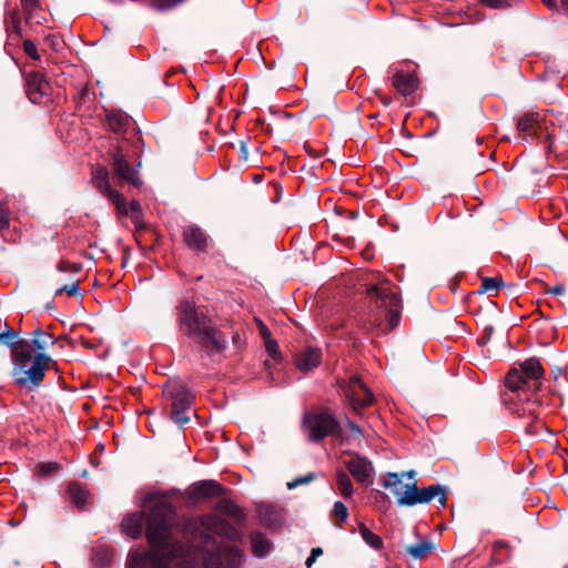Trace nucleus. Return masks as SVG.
<instances>
[{
    "mask_svg": "<svg viewBox=\"0 0 568 568\" xmlns=\"http://www.w3.org/2000/svg\"><path fill=\"white\" fill-rule=\"evenodd\" d=\"M174 508L164 499H158L146 520V538L152 551L133 550L126 568H195L201 557L203 568H240L241 551L226 546L219 538L234 539L236 529L216 515L185 518L182 531L189 547L173 538Z\"/></svg>",
    "mask_w": 568,
    "mask_h": 568,
    "instance_id": "nucleus-1",
    "label": "nucleus"
},
{
    "mask_svg": "<svg viewBox=\"0 0 568 568\" xmlns=\"http://www.w3.org/2000/svg\"><path fill=\"white\" fill-rule=\"evenodd\" d=\"M544 368L537 357H528L520 363L519 367L511 368L506 378L505 385L508 389L506 394L508 400L517 398L519 402H530V394L541 386L544 379ZM534 404H528V407L521 406L514 408L515 413L520 418H536L534 414Z\"/></svg>",
    "mask_w": 568,
    "mask_h": 568,
    "instance_id": "nucleus-2",
    "label": "nucleus"
},
{
    "mask_svg": "<svg viewBox=\"0 0 568 568\" xmlns=\"http://www.w3.org/2000/svg\"><path fill=\"white\" fill-rule=\"evenodd\" d=\"M385 488L397 496L398 506L413 507L419 504H428L434 499L438 500L439 507L446 506V489L440 484L427 486L418 489L416 481L403 483V475L398 473H387V478L383 481Z\"/></svg>",
    "mask_w": 568,
    "mask_h": 568,
    "instance_id": "nucleus-3",
    "label": "nucleus"
},
{
    "mask_svg": "<svg viewBox=\"0 0 568 568\" xmlns=\"http://www.w3.org/2000/svg\"><path fill=\"white\" fill-rule=\"evenodd\" d=\"M372 304L376 308L373 325L378 326L382 333L397 327L400 320V300L398 294L387 284L372 285L367 288Z\"/></svg>",
    "mask_w": 568,
    "mask_h": 568,
    "instance_id": "nucleus-4",
    "label": "nucleus"
},
{
    "mask_svg": "<svg viewBox=\"0 0 568 568\" xmlns=\"http://www.w3.org/2000/svg\"><path fill=\"white\" fill-rule=\"evenodd\" d=\"M51 357H12V376L17 385L29 392L40 386Z\"/></svg>",
    "mask_w": 568,
    "mask_h": 568,
    "instance_id": "nucleus-5",
    "label": "nucleus"
},
{
    "mask_svg": "<svg viewBox=\"0 0 568 568\" xmlns=\"http://www.w3.org/2000/svg\"><path fill=\"white\" fill-rule=\"evenodd\" d=\"M212 321L204 313L197 312L195 306L184 301L179 306V324L183 335L200 339Z\"/></svg>",
    "mask_w": 568,
    "mask_h": 568,
    "instance_id": "nucleus-6",
    "label": "nucleus"
},
{
    "mask_svg": "<svg viewBox=\"0 0 568 568\" xmlns=\"http://www.w3.org/2000/svg\"><path fill=\"white\" fill-rule=\"evenodd\" d=\"M338 426V422L328 412L306 413L303 417V427L312 442H320L328 435H334Z\"/></svg>",
    "mask_w": 568,
    "mask_h": 568,
    "instance_id": "nucleus-7",
    "label": "nucleus"
},
{
    "mask_svg": "<svg viewBox=\"0 0 568 568\" xmlns=\"http://www.w3.org/2000/svg\"><path fill=\"white\" fill-rule=\"evenodd\" d=\"M92 182L94 186L115 205L119 214H126V201L119 191L111 187L109 172L105 168L99 166L93 171Z\"/></svg>",
    "mask_w": 568,
    "mask_h": 568,
    "instance_id": "nucleus-8",
    "label": "nucleus"
},
{
    "mask_svg": "<svg viewBox=\"0 0 568 568\" xmlns=\"http://www.w3.org/2000/svg\"><path fill=\"white\" fill-rule=\"evenodd\" d=\"M345 395L355 412H359L362 408L371 406L374 403L373 393L358 375L351 377Z\"/></svg>",
    "mask_w": 568,
    "mask_h": 568,
    "instance_id": "nucleus-9",
    "label": "nucleus"
},
{
    "mask_svg": "<svg viewBox=\"0 0 568 568\" xmlns=\"http://www.w3.org/2000/svg\"><path fill=\"white\" fill-rule=\"evenodd\" d=\"M112 168L115 175L134 186H140L142 184L141 179L139 178L138 171L133 169L128 162L125 155L123 154L121 149H115L112 152Z\"/></svg>",
    "mask_w": 568,
    "mask_h": 568,
    "instance_id": "nucleus-10",
    "label": "nucleus"
},
{
    "mask_svg": "<svg viewBox=\"0 0 568 568\" xmlns=\"http://www.w3.org/2000/svg\"><path fill=\"white\" fill-rule=\"evenodd\" d=\"M0 346L6 347L10 355H30L28 339L10 327L7 323L4 328L0 331Z\"/></svg>",
    "mask_w": 568,
    "mask_h": 568,
    "instance_id": "nucleus-11",
    "label": "nucleus"
},
{
    "mask_svg": "<svg viewBox=\"0 0 568 568\" xmlns=\"http://www.w3.org/2000/svg\"><path fill=\"white\" fill-rule=\"evenodd\" d=\"M224 487L216 480H200L190 487L189 496L192 500L199 501L223 495Z\"/></svg>",
    "mask_w": 568,
    "mask_h": 568,
    "instance_id": "nucleus-12",
    "label": "nucleus"
},
{
    "mask_svg": "<svg viewBox=\"0 0 568 568\" xmlns=\"http://www.w3.org/2000/svg\"><path fill=\"white\" fill-rule=\"evenodd\" d=\"M541 114L527 112L517 122V130L524 141H532L541 128Z\"/></svg>",
    "mask_w": 568,
    "mask_h": 568,
    "instance_id": "nucleus-13",
    "label": "nucleus"
},
{
    "mask_svg": "<svg viewBox=\"0 0 568 568\" xmlns=\"http://www.w3.org/2000/svg\"><path fill=\"white\" fill-rule=\"evenodd\" d=\"M29 344L28 353L32 355H45V352L53 347L58 339L50 333L44 332L40 328L34 329L31 333V337L27 338Z\"/></svg>",
    "mask_w": 568,
    "mask_h": 568,
    "instance_id": "nucleus-14",
    "label": "nucleus"
},
{
    "mask_svg": "<svg viewBox=\"0 0 568 568\" xmlns=\"http://www.w3.org/2000/svg\"><path fill=\"white\" fill-rule=\"evenodd\" d=\"M346 467L352 476L361 484H372L373 466L366 458L355 456L346 463Z\"/></svg>",
    "mask_w": 568,
    "mask_h": 568,
    "instance_id": "nucleus-15",
    "label": "nucleus"
},
{
    "mask_svg": "<svg viewBox=\"0 0 568 568\" xmlns=\"http://www.w3.org/2000/svg\"><path fill=\"white\" fill-rule=\"evenodd\" d=\"M166 394L171 399L172 407L191 408L193 395L183 383L175 382L168 386Z\"/></svg>",
    "mask_w": 568,
    "mask_h": 568,
    "instance_id": "nucleus-16",
    "label": "nucleus"
},
{
    "mask_svg": "<svg viewBox=\"0 0 568 568\" xmlns=\"http://www.w3.org/2000/svg\"><path fill=\"white\" fill-rule=\"evenodd\" d=\"M183 239L186 245L200 252H205L209 247L206 234L196 225H190L183 231Z\"/></svg>",
    "mask_w": 568,
    "mask_h": 568,
    "instance_id": "nucleus-17",
    "label": "nucleus"
},
{
    "mask_svg": "<svg viewBox=\"0 0 568 568\" xmlns=\"http://www.w3.org/2000/svg\"><path fill=\"white\" fill-rule=\"evenodd\" d=\"M201 344L205 346H211L215 352H223L226 348V338L224 334L212 325V322L209 324L207 328L204 331L203 335L199 339Z\"/></svg>",
    "mask_w": 568,
    "mask_h": 568,
    "instance_id": "nucleus-18",
    "label": "nucleus"
},
{
    "mask_svg": "<svg viewBox=\"0 0 568 568\" xmlns=\"http://www.w3.org/2000/svg\"><path fill=\"white\" fill-rule=\"evenodd\" d=\"M392 84L403 95H409L417 89L418 78L415 73L396 72Z\"/></svg>",
    "mask_w": 568,
    "mask_h": 568,
    "instance_id": "nucleus-19",
    "label": "nucleus"
},
{
    "mask_svg": "<svg viewBox=\"0 0 568 568\" xmlns=\"http://www.w3.org/2000/svg\"><path fill=\"white\" fill-rule=\"evenodd\" d=\"M131 120L128 114L120 111L110 112L104 121L108 130L114 133H124L130 126Z\"/></svg>",
    "mask_w": 568,
    "mask_h": 568,
    "instance_id": "nucleus-20",
    "label": "nucleus"
},
{
    "mask_svg": "<svg viewBox=\"0 0 568 568\" xmlns=\"http://www.w3.org/2000/svg\"><path fill=\"white\" fill-rule=\"evenodd\" d=\"M143 513L128 515L122 521V530L131 538H138L142 534Z\"/></svg>",
    "mask_w": 568,
    "mask_h": 568,
    "instance_id": "nucleus-21",
    "label": "nucleus"
},
{
    "mask_svg": "<svg viewBox=\"0 0 568 568\" xmlns=\"http://www.w3.org/2000/svg\"><path fill=\"white\" fill-rule=\"evenodd\" d=\"M254 322L256 324L258 334L264 343L266 352L268 353V355H276L278 351V345L277 342L272 337L271 331L262 320L255 317Z\"/></svg>",
    "mask_w": 568,
    "mask_h": 568,
    "instance_id": "nucleus-22",
    "label": "nucleus"
},
{
    "mask_svg": "<svg viewBox=\"0 0 568 568\" xmlns=\"http://www.w3.org/2000/svg\"><path fill=\"white\" fill-rule=\"evenodd\" d=\"M257 514L261 521L270 527L276 526L281 520L278 511L272 504H260L257 506Z\"/></svg>",
    "mask_w": 568,
    "mask_h": 568,
    "instance_id": "nucleus-23",
    "label": "nucleus"
},
{
    "mask_svg": "<svg viewBox=\"0 0 568 568\" xmlns=\"http://www.w3.org/2000/svg\"><path fill=\"white\" fill-rule=\"evenodd\" d=\"M68 494L72 503L79 508H83L88 504L89 491L80 483H71L68 487Z\"/></svg>",
    "mask_w": 568,
    "mask_h": 568,
    "instance_id": "nucleus-24",
    "label": "nucleus"
},
{
    "mask_svg": "<svg viewBox=\"0 0 568 568\" xmlns=\"http://www.w3.org/2000/svg\"><path fill=\"white\" fill-rule=\"evenodd\" d=\"M216 509L225 514L232 518H234L237 521H242L245 519V514L243 510L231 499L222 498L216 504Z\"/></svg>",
    "mask_w": 568,
    "mask_h": 568,
    "instance_id": "nucleus-25",
    "label": "nucleus"
},
{
    "mask_svg": "<svg viewBox=\"0 0 568 568\" xmlns=\"http://www.w3.org/2000/svg\"><path fill=\"white\" fill-rule=\"evenodd\" d=\"M251 548L256 557H265L270 551V542L262 532H253L250 537Z\"/></svg>",
    "mask_w": 568,
    "mask_h": 568,
    "instance_id": "nucleus-26",
    "label": "nucleus"
},
{
    "mask_svg": "<svg viewBox=\"0 0 568 568\" xmlns=\"http://www.w3.org/2000/svg\"><path fill=\"white\" fill-rule=\"evenodd\" d=\"M433 548V544L428 539H423L415 545L407 546L406 551L414 559H423Z\"/></svg>",
    "mask_w": 568,
    "mask_h": 568,
    "instance_id": "nucleus-27",
    "label": "nucleus"
},
{
    "mask_svg": "<svg viewBox=\"0 0 568 568\" xmlns=\"http://www.w3.org/2000/svg\"><path fill=\"white\" fill-rule=\"evenodd\" d=\"M336 484L341 495L345 499H349L353 495V484L348 475L343 470L336 471Z\"/></svg>",
    "mask_w": 568,
    "mask_h": 568,
    "instance_id": "nucleus-28",
    "label": "nucleus"
},
{
    "mask_svg": "<svg viewBox=\"0 0 568 568\" xmlns=\"http://www.w3.org/2000/svg\"><path fill=\"white\" fill-rule=\"evenodd\" d=\"M358 532L369 547L374 549H379L383 547L382 538L374 534L369 528H367L365 524L361 523L358 525Z\"/></svg>",
    "mask_w": 568,
    "mask_h": 568,
    "instance_id": "nucleus-29",
    "label": "nucleus"
},
{
    "mask_svg": "<svg viewBox=\"0 0 568 568\" xmlns=\"http://www.w3.org/2000/svg\"><path fill=\"white\" fill-rule=\"evenodd\" d=\"M113 558V550L108 547H97L92 555V560L98 566H105L108 565Z\"/></svg>",
    "mask_w": 568,
    "mask_h": 568,
    "instance_id": "nucleus-30",
    "label": "nucleus"
},
{
    "mask_svg": "<svg viewBox=\"0 0 568 568\" xmlns=\"http://www.w3.org/2000/svg\"><path fill=\"white\" fill-rule=\"evenodd\" d=\"M320 358L321 357H295V366L301 372L307 373L320 365Z\"/></svg>",
    "mask_w": 568,
    "mask_h": 568,
    "instance_id": "nucleus-31",
    "label": "nucleus"
},
{
    "mask_svg": "<svg viewBox=\"0 0 568 568\" xmlns=\"http://www.w3.org/2000/svg\"><path fill=\"white\" fill-rule=\"evenodd\" d=\"M129 211L131 212V220H132L133 224L136 227H142L143 226L142 207H141L140 202L135 201V200H132L130 202L129 207L126 206V214L125 215L129 214Z\"/></svg>",
    "mask_w": 568,
    "mask_h": 568,
    "instance_id": "nucleus-32",
    "label": "nucleus"
},
{
    "mask_svg": "<svg viewBox=\"0 0 568 568\" xmlns=\"http://www.w3.org/2000/svg\"><path fill=\"white\" fill-rule=\"evenodd\" d=\"M503 284L501 277H485L481 280L480 293L497 291Z\"/></svg>",
    "mask_w": 568,
    "mask_h": 568,
    "instance_id": "nucleus-33",
    "label": "nucleus"
},
{
    "mask_svg": "<svg viewBox=\"0 0 568 568\" xmlns=\"http://www.w3.org/2000/svg\"><path fill=\"white\" fill-rule=\"evenodd\" d=\"M191 408H176V407H172V410H171V419L180 425V426H184L189 420H190V417H189V412H190Z\"/></svg>",
    "mask_w": 568,
    "mask_h": 568,
    "instance_id": "nucleus-34",
    "label": "nucleus"
},
{
    "mask_svg": "<svg viewBox=\"0 0 568 568\" xmlns=\"http://www.w3.org/2000/svg\"><path fill=\"white\" fill-rule=\"evenodd\" d=\"M24 12L26 23H32L34 18V11L38 7V0H20Z\"/></svg>",
    "mask_w": 568,
    "mask_h": 568,
    "instance_id": "nucleus-35",
    "label": "nucleus"
},
{
    "mask_svg": "<svg viewBox=\"0 0 568 568\" xmlns=\"http://www.w3.org/2000/svg\"><path fill=\"white\" fill-rule=\"evenodd\" d=\"M10 226L9 207L7 202L0 201V231H4Z\"/></svg>",
    "mask_w": 568,
    "mask_h": 568,
    "instance_id": "nucleus-36",
    "label": "nucleus"
},
{
    "mask_svg": "<svg viewBox=\"0 0 568 568\" xmlns=\"http://www.w3.org/2000/svg\"><path fill=\"white\" fill-rule=\"evenodd\" d=\"M59 469V464L57 463H41L37 465V470L41 476H49L55 473Z\"/></svg>",
    "mask_w": 568,
    "mask_h": 568,
    "instance_id": "nucleus-37",
    "label": "nucleus"
},
{
    "mask_svg": "<svg viewBox=\"0 0 568 568\" xmlns=\"http://www.w3.org/2000/svg\"><path fill=\"white\" fill-rule=\"evenodd\" d=\"M68 293V295L70 296H74V295H78L80 293V286H79V283L78 282H73L71 284H67V285H63L61 287H59L57 291H55V295H61L62 293Z\"/></svg>",
    "mask_w": 568,
    "mask_h": 568,
    "instance_id": "nucleus-38",
    "label": "nucleus"
},
{
    "mask_svg": "<svg viewBox=\"0 0 568 568\" xmlns=\"http://www.w3.org/2000/svg\"><path fill=\"white\" fill-rule=\"evenodd\" d=\"M23 50L29 58H31L33 60H40V54L38 53L37 45L33 41L24 40L23 41Z\"/></svg>",
    "mask_w": 568,
    "mask_h": 568,
    "instance_id": "nucleus-39",
    "label": "nucleus"
},
{
    "mask_svg": "<svg viewBox=\"0 0 568 568\" xmlns=\"http://www.w3.org/2000/svg\"><path fill=\"white\" fill-rule=\"evenodd\" d=\"M57 270L62 273H65V272L78 273L81 271V265L77 264V263H70L67 261H60L57 265Z\"/></svg>",
    "mask_w": 568,
    "mask_h": 568,
    "instance_id": "nucleus-40",
    "label": "nucleus"
},
{
    "mask_svg": "<svg viewBox=\"0 0 568 568\" xmlns=\"http://www.w3.org/2000/svg\"><path fill=\"white\" fill-rule=\"evenodd\" d=\"M333 513L341 521H346L348 517L347 507L342 501L334 503Z\"/></svg>",
    "mask_w": 568,
    "mask_h": 568,
    "instance_id": "nucleus-41",
    "label": "nucleus"
},
{
    "mask_svg": "<svg viewBox=\"0 0 568 568\" xmlns=\"http://www.w3.org/2000/svg\"><path fill=\"white\" fill-rule=\"evenodd\" d=\"M315 478V475L313 473H310L305 476H302V477H298L292 481H288L287 483V488L288 489H294L296 488L297 486L300 485H305V484H308L311 483L313 479Z\"/></svg>",
    "mask_w": 568,
    "mask_h": 568,
    "instance_id": "nucleus-42",
    "label": "nucleus"
},
{
    "mask_svg": "<svg viewBox=\"0 0 568 568\" xmlns=\"http://www.w3.org/2000/svg\"><path fill=\"white\" fill-rule=\"evenodd\" d=\"M484 4L493 9H501L510 6V0H480Z\"/></svg>",
    "mask_w": 568,
    "mask_h": 568,
    "instance_id": "nucleus-43",
    "label": "nucleus"
},
{
    "mask_svg": "<svg viewBox=\"0 0 568 568\" xmlns=\"http://www.w3.org/2000/svg\"><path fill=\"white\" fill-rule=\"evenodd\" d=\"M36 84L38 85V90L43 93L47 82L43 79V77L39 73L33 74L32 79L29 82L30 87L36 85Z\"/></svg>",
    "mask_w": 568,
    "mask_h": 568,
    "instance_id": "nucleus-44",
    "label": "nucleus"
},
{
    "mask_svg": "<svg viewBox=\"0 0 568 568\" xmlns=\"http://www.w3.org/2000/svg\"><path fill=\"white\" fill-rule=\"evenodd\" d=\"M323 554L322 548L315 547L311 550V555L307 557L305 561L306 568H311L316 559Z\"/></svg>",
    "mask_w": 568,
    "mask_h": 568,
    "instance_id": "nucleus-45",
    "label": "nucleus"
},
{
    "mask_svg": "<svg viewBox=\"0 0 568 568\" xmlns=\"http://www.w3.org/2000/svg\"><path fill=\"white\" fill-rule=\"evenodd\" d=\"M16 21L21 22V19L19 11L13 9L6 19L7 29L9 30V24H13Z\"/></svg>",
    "mask_w": 568,
    "mask_h": 568,
    "instance_id": "nucleus-46",
    "label": "nucleus"
},
{
    "mask_svg": "<svg viewBox=\"0 0 568 568\" xmlns=\"http://www.w3.org/2000/svg\"><path fill=\"white\" fill-rule=\"evenodd\" d=\"M566 288L562 284H557L550 288H548V293L552 295H562Z\"/></svg>",
    "mask_w": 568,
    "mask_h": 568,
    "instance_id": "nucleus-47",
    "label": "nucleus"
},
{
    "mask_svg": "<svg viewBox=\"0 0 568 568\" xmlns=\"http://www.w3.org/2000/svg\"><path fill=\"white\" fill-rule=\"evenodd\" d=\"M347 426H348V428H349V430L352 432L353 435H356V436H361L362 435V429L359 428V426L356 425L351 419H347Z\"/></svg>",
    "mask_w": 568,
    "mask_h": 568,
    "instance_id": "nucleus-48",
    "label": "nucleus"
},
{
    "mask_svg": "<svg viewBox=\"0 0 568 568\" xmlns=\"http://www.w3.org/2000/svg\"><path fill=\"white\" fill-rule=\"evenodd\" d=\"M280 359H282V357H276V356H273V357H270V358H266L264 361V366L270 369L273 365H276L280 363Z\"/></svg>",
    "mask_w": 568,
    "mask_h": 568,
    "instance_id": "nucleus-49",
    "label": "nucleus"
},
{
    "mask_svg": "<svg viewBox=\"0 0 568 568\" xmlns=\"http://www.w3.org/2000/svg\"><path fill=\"white\" fill-rule=\"evenodd\" d=\"M232 339H233V343L236 347L237 351H241L242 349V339H241V334L239 332H235L232 336Z\"/></svg>",
    "mask_w": 568,
    "mask_h": 568,
    "instance_id": "nucleus-50",
    "label": "nucleus"
},
{
    "mask_svg": "<svg viewBox=\"0 0 568 568\" xmlns=\"http://www.w3.org/2000/svg\"><path fill=\"white\" fill-rule=\"evenodd\" d=\"M44 20H45V19H44V17L40 16L39 10L37 9V10L34 11V18H33V21H32V23H29V24H30V26H33V24L40 26V24H42V23H43V21H44Z\"/></svg>",
    "mask_w": 568,
    "mask_h": 568,
    "instance_id": "nucleus-51",
    "label": "nucleus"
},
{
    "mask_svg": "<svg viewBox=\"0 0 568 568\" xmlns=\"http://www.w3.org/2000/svg\"><path fill=\"white\" fill-rule=\"evenodd\" d=\"M9 29H12V31L20 38L22 36V28L21 22H14L13 24H9Z\"/></svg>",
    "mask_w": 568,
    "mask_h": 568,
    "instance_id": "nucleus-52",
    "label": "nucleus"
},
{
    "mask_svg": "<svg viewBox=\"0 0 568 568\" xmlns=\"http://www.w3.org/2000/svg\"><path fill=\"white\" fill-rule=\"evenodd\" d=\"M399 475H403V478L407 477L408 479H410V481H416L415 480V476H416V471L415 470L403 471Z\"/></svg>",
    "mask_w": 568,
    "mask_h": 568,
    "instance_id": "nucleus-53",
    "label": "nucleus"
},
{
    "mask_svg": "<svg viewBox=\"0 0 568 568\" xmlns=\"http://www.w3.org/2000/svg\"><path fill=\"white\" fill-rule=\"evenodd\" d=\"M544 4H546L550 9H556L557 3L556 0H542Z\"/></svg>",
    "mask_w": 568,
    "mask_h": 568,
    "instance_id": "nucleus-54",
    "label": "nucleus"
},
{
    "mask_svg": "<svg viewBox=\"0 0 568 568\" xmlns=\"http://www.w3.org/2000/svg\"><path fill=\"white\" fill-rule=\"evenodd\" d=\"M562 374H564V369H562V368H560V367L556 368V369L554 371V377H555V379H558V377H559L560 375H562Z\"/></svg>",
    "mask_w": 568,
    "mask_h": 568,
    "instance_id": "nucleus-55",
    "label": "nucleus"
},
{
    "mask_svg": "<svg viewBox=\"0 0 568 568\" xmlns=\"http://www.w3.org/2000/svg\"><path fill=\"white\" fill-rule=\"evenodd\" d=\"M45 40H47V41L51 40V44H52V47H53L54 49H57V48H55V45H57V44H55V41H54V37H51V36H50V37H47V39H45Z\"/></svg>",
    "mask_w": 568,
    "mask_h": 568,
    "instance_id": "nucleus-56",
    "label": "nucleus"
},
{
    "mask_svg": "<svg viewBox=\"0 0 568 568\" xmlns=\"http://www.w3.org/2000/svg\"><path fill=\"white\" fill-rule=\"evenodd\" d=\"M487 341H488V337L487 338L483 337V338L478 339V344L483 346L487 343Z\"/></svg>",
    "mask_w": 568,
    "mask_h": 568,
    "instance_id": "nucleus-57",
    "label": "nucleus"
},
{
    "mask_svg": "<svg viewBox=\"0 0 568 568\" xmlns=\"http://www.w3.org/2000/svg\"><path fill=\"white\" fill-rule=\"evenodd\" d=\"M561 6L568 10V0H561Z\"/></svg>",
    "mask_w": 568,
    "mask_h": 568,
    "instance_id": "nucleus-58",
    "label": "nucleus"
},
{
    "mask_svg": "<svg viewBox=\"0 0 568 568\" xmlns=\"http://www.w3.org/2000/svg\"><path fill=\"white\" fill-rule=\"evenodd\" d=\"M384 105H388L390 103V99L383 100Z\"/></svg>",
    "mask_w": 568,
    "mask_h": 568,
    "instance_id": "nucleus-59",
    "label": "nucleus"
},
{
    "mask_svg": "<svg viewBox=\"0 0 568 568\" xmlns=\"http://www.w3.org/2000/svg\"><path fill=\"white\" fill-rule=\"evenodd\" d=\"M304 355H307V356H311V355H316L313 351H308L307 353H305Z\"/></svg>",
    "mask_w": 568,
    "mask_h": 568,
    "instance_id": "nucleus-60",
    "label": "nucleus"
},
{
    "mask_svg": "<svg viewBox=\"0 0 568 568\" xmlns=\"http://www.w3.org/2000/svg\"><path fill=\"white\" fill-rule=\"evenodd\" d=\"M566 568H568V566Z\"/></svg>",
    "mask_w": 568,
    "mask_h": 568,
    "instance_id": "nucleus-61",
    "label": "nucleus"
}]
</instances>
